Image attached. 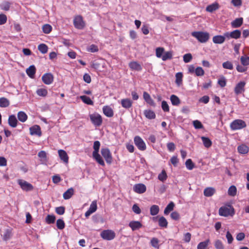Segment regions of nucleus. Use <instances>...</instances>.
<instances>
[{"mask_svg": "<svg viewBox=\"0 0 249 249\" xmlns=\"http://www.w3.org/2000/svg\"><path fill=\"white\" fill-rule=\"evenodd\" d=\"M60 159L66 163L68 162L69 157L66 152L63 150H59L58 151Z\"/></svg>", "mask_w": 249, "mask_h": 249, "instance_id": "nucleus-19", "label": "nucleus"}, {"mask_svg": "<svg viewBox=\"0 0 249 249\" xmlns=\"http://www.w3.org/2000/svg\"><path fill=\"white\" fill-rule=\"evenodd\" d=\"M9 104V101L7 98L1 97V107H7Z\"/></svg>", "mask_w": 249, "mask_h": 249, "instance_id": "nucleus-48", "label": "nucleus"}, {"mask_svg": "<svg viewBox=\"0 0 249 249\" xmlns=\"http://www.w3.org/2000/svg\"><path fill=\"white\" fill-rule=\"evenodd\" d=\"M134 141L135 145L139 150L143 151L146 149L145 143L140 137L136 136Z\"/></svg>", "mask_w": 249, "mask_h": 249, "instance_id": "nucleus-8", "label": "nucleus"}, {"mask_svg": "<svg viewBox=\"0 0 249 249\" xmlns=\"http://www.w3.org/2000/svg\"><path fill=\"white\" fill-rule=\"evenodd\" d=\"M164 49L162 47H158L156 50V56L158 58H162V54L163 53Z\"/></svg>", "mask_w": 249, "mask_h": 249, "instance_id": "nucleus-46", "label": "nucleus"}, {"mask_svg": "<svg viewBox=\"0 0 249 249\" xmlns=\"http://www.w3.org/2000/svg\"><path fill=\"white\" fill-rule=\"evenodd\" d=\"M36 93L39 96L46 97L47 95L48 91L46 89L40 88L36 90Z\"/></svg>", "mask_w": 249, "mask_h": 249, "instance_id": "nucleus-36", "label": "nucleus"}, {"mask_svg": "<svg viewBox=\"0 0 249 249\" xmlns=\"http://www.w3.org/2000/svg\"><path fill=\"white\" fill-rule=\"evenodd\" d=\"M172 58V52H166L164 53L162 56V60L163 61H166L168 59H171Z\"/></svg>", "mask_w": 249, "mask_h": 249, "instance_id": "nucleus-43", "label": "nucleus"}, {"mask_svg": "<svg viewBox=\"0 0 249 249\" xmlns=\"http://www.w3.org/2000/svg\"><path fill=\"white\" fill-rule=\"evenodd\" d=\"M219 8V5L218 3L214 2L208 5L206 9V10L207 12L212 13L213 11L218 9Z\"/></svg>", "mask_w": 249, "mask_h": 249, "instance_id": "nucleus-25", "label": "nucleus"}, {"mask_svg": "<svg viewBox=\"0 0 249 249\" xmlns=\"http://www.w3.org/2000/svg\"><path fill=\"white\" fill-rule=\"evenodd\" d=\"M170 99L172 103V104L173 106H178L180 103V99L177 96L173 94L171 95Z\"/></svg>", "mask_w": 249, "mask_h": 249, "instance_id": "nucleus-29", "label": "nucleus"}, {"mask_svg": "<svg viewBox=\"0 0 249 249\" xmlns=\"http://www.w3.org/2000/svg\"><path fill=\"white\" fill-rule=\"evenodd\" d=\"M243 19L242 18H236L231 23V25L233 28H238L243 24Z\"/></svg>", "mask_w": 249, "mask_h": 249, "instance_id": "nucleus-26", "label": "nucleus"}, {"mask_svg": "<svg viewBox=\"0 0 249 249\" xmlns=\"http://www.w3.org/2000/svg\"><path fill=\"white\" fill-rule=\"evenodd\" d=\"M167 178V176L164 170H162L161 173L158 175V179L162 182L164 181Z\"/></svg>", "mask_w": 249, "mask_h": 249, "instance_id": "nucleus-49", "label": "nucleus"}, {"mask_svg": "<svg viewBox=\"0 0 249 249\" xmlns=\"http://www.w3.org/2000/svg\"><path fill=\"white\" fill-rule=\"evenodd\" d=\"M100 235L103 239L107 240H112L115 237V232L113 231L110 230L103 231L101 233Z\"/></svg>", "mask_w": 249, "mask_h": 249, "instance_id": "nucleus-7", "label": "nucleus"}, {"mask_svg": "<svg viewBox=\"0 0 249 249\" xmlns=\"http://www.w3.org/2000/svg\"><path fill=\"white\" fill-rule=\"evenodd\" d=\"M42 80L44 84L46 85H50L53 82V76L52 74L50 73H47L42 76Z\"/></svg>", "mask_w": 249, "mask_h": 249, "instance_id": "nucleus-13", "label": "nucleus"}, {"mask_svg": "<svg viewBox=\"0 0 249 249\" xmlns=\"http://www.w3.org/2000/svg\"><path fill=\"white\" fill-rule=\"evenodd\" d=\"M174 206V203L173 202H170L165 208L164 213L166 215L169 214V213L173 210Z\"/></svg>", "mask_w": 249, "mask_h": 249, "instance_id": "nucleus-37", "label": "nucleus"}, {"mask_svg": "<svg viewBox=\"0 0 249 249\" xmlns=\"http://www.w3.org/2000/svg\"><path fill=\"white\" fill-rule=\"evenodd\" d=\"M101 153L107 163L109 164H111L112 162V157L109 149L107 148H102Z\"/></svg>", "mask_w": 249, "mask_h": 249, "instance_id": "nucleus-6", "label": "nucleus"}, {"mask_svg": "<svg viewBox=\"0 0 249 249\" xmlns=\"http://www.w3.org/2000/svg\"><path fill=\"white\" fill-rule=\"evenodd\" d=\"M30 133L31 135H36L38 137L41 136L42 133L40 126L38 125H34L30 128Z\"/></svg>", "mask_w": 249, "mask_h": 249, "instance_id": "nucleus-12", "label": "nucleus"}, {"mask_svg": "<svg viewBox=\"0 0 249 249\" xmlns=\"http://www.w3.org/2000/svg\"><path fill=\"white\" fill-rule=\"evenodd\" d=\"M210 243V240L207 239L205 241L199 243L197 247V249H206L208 245Z\"/></svg>", "mask_w": 249, "mask_h": 249, "instance_id": "nucleus-39", "label": "nucleus"}, {"mask_svg": "<svg viewBox=\"0 0 249 249\" xmlns=\"http://www.w3.org/2000/svg\"><path fill=\"white\" fill-rule=\"evenodd\" d=\"M129 226L131 228L132 231H135L140 229L142 226L139 221H132L129 223Z\"/></svg>", "mask_w": 249, "mask_h": 249, "instance_id": "nucleus-18", "label": "nucleus"}, {"mask_svg": "<svg viewBox=\"0 0 249 249\" xmlns=\"http://www.w3.org/2000/svg\"><path fill=\"white\" fill-rule=\"evenodd\" d=\"M52 26L49 24H45L42 27V30L43 32L45 34H49L52 31Z\"/></svg>", "mask_w": 249, "mask_h": 249, "instance_id": "nucleus-51", "label": "nucleus"}, {"mask_svg": "<svg viewBox=\"0 0 249 249\" xmlns=\"http://www.w3.org/2000/svg\"><path fill=\"white\" fill-rule=\"evenodd\" d=\"M18 120L14 115H10L8 119V124L12 127H16L17 125Z\"/></svg>", "mask_w": 249, "mask_h": 249, "instance_id": "nucleus-24", "label": "nucleus"}, {"mask_svg": "<svg viewBox=\"0 0 249 249\" xmlns=\"http://www.w3.org/2000/svg\"><path fill=\"white\" fill-rule=\"evenodd\" d=\"M183 58L185 63H188L192 59V55L190 53H186L183 55Z\"/></svg>", "mask_w": 249, "mask_h": 249, "instance_id": "nucleus-57", "label": "nucleus"}, {"mask_svg": "<svg viewBox=\"0 0 249 249\" xmlns=\"http://www.w3.org/2000/svg\"><path fill=\"white\" fill-rule=\"evenodd\" d=\"M97 210V202L96 201H93L91 202L90 205V207L89 209V210L91 212V213H93Z\"/></svg>", "mask_w": 249, "mask_h": 249, "instance_id": "nucleus-55", "label": "nucleus"}, {"mask_svg": "<svg viewBox=\"0 0 249 249\" xmlns=\"http://www.w3.org/2000/svg\"><path fill=\"white\" fill-rule=\"evenodd\" d=\"M201 138L205 147L209 148L211 146L212 142L209 138L204 136L201 137Z\"/></svg>", "mask_w": 249, "mask_h": 249, "instance_id": "nucleus-34", "label": "nucleus"}, {"mask_svg": "<svg viewBox=\"0 0 249 249\" xmlns=\"http://www.w3.org/2000/svg\"><path fill=\"white\" fill-rule=\"evenodd\" d=\"M215 192V189L213 187H207L204 190V195L207 197L212 196Z\"/></svg>", "mask_w": 249, "mask_h": 249, "instance_id": "nucleus-27", "label": "nucleus"}, {"mask_svg": "<svg viewBox=\"0 0 249 249\" xmlns=\"http://www.w3.org/2000/svg\"><path fill=\"white\" fill-rule=\"evenodd\" d=\"M143 97L144 100L146 102V103L151 106H155V104L153 101V100L151 98L150 95L146 92H144L143 94Z\"/></svg>", "mask_w": 249, "mask_h": 249, "instance_id": "nucleus-21", "label": "nucleus"}, {"mask_svg": "<svg viewBox=\"0 0 249 249\" xmlns=\"http://www.w3.org/2000/svg\"><path fill=\"white\" fill-rule=\"evenodd\" d=\"M219 214L224 217L232 216L235 214L233 207L231 205H226L220 207L219 209Z\"/></svg>", "mask_w": 249, "mask_h": 249, "instance_id": "nucleus-2", "label": "nucleus"}, {"mask_svg": "<svg viewBox=\"0 0 249 249\" xmlns=\"http://www.w3.org/2000/svg\"><path fill=\"white\" fill-rule=\"evenodd\" d=\"M245 82L242 81L238 83L234 89V92L236 94H239L244 91Z\"/></svg>", "mask_w": 249, "mask_h": 249, "instance_id": "nucleus-15", "label": "nucleus"}, {"mask_svg": "<svg viewBox=\"0 0 249 249\" xmlns=\"http://www.w3.org/2000/svg\"><path fill=\"white\" fill-rule=\"evenodd\" d=\"M226 36H225V33L223 36L218 35L214 36L213 38V41L215 44H222L224 42Z\"/></svg>", "mask_w": 249, "mask_h": 249, "instance_id": "nucleus-16", "label": "nucleus"}, {"mask_svg": "<svg viewBox=\"0 0 249 249\" xmlns=\"http://www.w3.org/2000/svg\"><path fill=\"white\" fill-rule=\"evenodd\" d=\"M18 118L19 121L25 122L27 119V115L23 111H19L18 113Z\"/></svg>", "mask_w": 249, "mask_h": 249, "instance_id": "nucleus-33", "label": "nucleus"}, {"mask_svg": "<svg viewBox=\"0 0 249 249\" xmlns=\"http://www.w3.org/2000/svg\"><path fill=\"white\" fill-rule=\"evenodd\" d=\"M242 64L246 66L249 64V57L248 56H242L240 58Z\"/></svg>", "mask_w": 249, "mask_h": 249, "instance_id": "nucleus-53", "label": "nucleus"}, {"mask_svg": "<svg viewBox=\"0 0 249 249\" xmlns=\"http://www.w3.org/2000/svg\"><path fill=\"white\" fill-rule=\"evenodd\" d=\"M38 156L41 159V160L45 161L47 160L46 153L44 151H41L38 153Z\"/></svg>", "mask_w": 249, "mask_h": 249, "instance_id": "nucleus-56", "label": "nucleus"}, {"mask_svg": "<svg viewBox=\"0 0 249 249\" xmlns=\"http://www.w3.org/2000/svg\"><path fill=\"white\" fill-rule=\"evenodd\" d=\"M146 190L145 185L142 183L136 184L133 187L134 191L138 194H142L146 191Z\"/></svg>", "mask_w": 249, "mask_h": 249, "instance_id": "nucleus-14", "label": "nucleus"}, {"mask_svg": "<svg viewBox=\"0 0 249 249\" xmlns=\"http://www.w3.org/2000/svg\"><path fill=\"white\" fill-rule=\"evenodd\" d=\"M80 99L82 100V101L87 104L89 105H93V102L90 99V98L87 96L83 95L80 96Z\"/></svg>", "mask_w": 249, "mask_h": 249, "instance_id": "nucleus-38", "label": "nucleus"}, {"mask_svg": "<svg viewBox=\"0 0 249 249\" xmlns=\"http://www.w3.org/2000/svg\"><path fill=\"white\" fill-rule=\"evenodd\" d=\"M56 226L58 229L63 230L65 226L64 221L61 219H58L56 221Z\"/></svg>", "mask_w": 249, "mask_h": 249, "instance_id": "nucleus-45", "label": "nucleus"}, {"mask_svg": "<svg viewBox=\"0 0 249 249\" xmlns=\"http://www.w3.org/2000/svg\"><path fill=\"white\" fill-rule=\"evenodd\" d=\"M193 125L196 129H201L203 127V125L198 120H195L193 122Z\"/></svg>", "mask_w": 249, "mask_h": 249, "instance_id": "nucleus-52", "label": "nucleus"}, {"mask_svg": "<svg viewBox=\"0 0 249 249\" xmlns=\"http://www.w3.org/2000/svg\"><path fill=\"white\" fill-rule=\"evenodd\" d=\"M55 212L57 214L62 215L64 214L65 212V208L62 206L56 207L55 209Z\"/></svg>", "mask_w": 249, "mask_h": 249, "instance_id": "nucleus-62", "label": "nucleus"}, {"mask_svg": "<svg viewBox=\"0 0 249 249\" xmlns=\"http://www.w3.org/2000/svg\"><path fill=\"white\" fill-rule=\"evenodd\" d=\"M145 116L149 119H153L156 117L154 112L151 110H145L144 111Z\"/></svg>", "mask_w": 249, "mask_h": 249, "instance_id": "nucleus-32", "label": "nucleus"}, {"mask_svg": "<svg viewBox=\"0 0 249 249\" xmlns=\"http://www.w3.org/2000/svg\"><path fill=\"white\" fill-rule=\"evenodd\" d=\"M192 36L196 38L198 41L201 43H205L209 39L210 35L207 32H193L191 33Z\"/></svg>", "mask_w": 249, "mask_h": 249, "instance_id": "nucleus-3", "label": "nucleus"}, {"mask_svg": "<svg viewBox=\"0 0 249 249\" xmlns=\"http://www.w3.org/2000/svg\"><path fill=\"white\" fill-rule=\"evenodd\" d=\"M132 210L136 214H140L141 212L140 208L137 204L133 205L132 206Z\"/></svg>", "mask_w": 249, "mask_h": 249, "instance_id": "nucleus-64", "label": "nucleus"}, {"mask_svg": "<svg viewBox=\"0 0 249 249\" xmlns=\"http://www.w3.org/2000/svg\"><path fill=\"white\" fill-rule=\"evenodd\" d=\"M195 73L197 76H203L204 74V71L201 67H198L195 69Z\"/></svg>", "mask_w": 249, "mask_h": 249, "instance_id": "nucleus-60", "label": "nucleus"}, {"mask_svg": "<svg viewBox=\"0 0 249 249\" xmlns=\"http://www.w3.org/2000/svg\"><path fill=\"white\" fill-rule=\"evenodd\" d=\"M129 66L130 69L133 70L141 71L142 70L141 65L136 61H133L129 63Z\"/></svg>", "mask_w": 249, "mask_h": 249, "instance_id": "nucleus-20", "label": "nucleus"}, {"mask_svg": "<svg viewBox=\"0 0 249 249\" xmlns=\"http://www.w3.org/2000/svg\"><path fill=\"white\" fill-rule=\"evenodd\" d=\"M182 73L181 72H178L176 74V83L179 86L182 83Z\"/></svg>", "mask_w": 249, "mask_h": 249, "instance_id": "nucleus-44", "label": "nucleus"}, {"mask_svg": "<svg viewBox=\"0 0 249 249\" xmlns=\"http://www.w3.org/2000/svg\"><path fill=\"white\" fill-rule=\"evenodd\" d=\"M36 68L35 66H30L26 70V73L27 75L31 78H33L36 73Z\"/></svg>", "mask_w": 249, "mask_h": 249, "instance_id": "nucleus-28", "label": "nucleus"}, {"mask_svg": "<svg viewBox=\"0 0 249 249\" xmlns=\"http://www.w3.org/2000/svg\"><path fill=\"white\" fill-rule=\"evenodd\" d=\"M121 103L122 106L126 109L132 107V102L128 98L123 99L121 100Z\"/></svg>", "mask_w": 249, "mask_h": 249, "instance_id": "nucleus-17", "label": "nucleus"}, {"mask_svg": "<svg viewBox=\"0 0 249 249\" xmlns=\"http://www.w3.org/2000/svg\"><path fill=\"white\" fill-rule=\"evenodd\" d=\"M55 220V217L53 215L48 214L46 217V221L48 224L53 223Z\"/></svg>", "mask_w": 249, "mask_h": 249, "instance_id": "nucleus-47", "label": "nucleus"}, {"mask_svg": "<svg viewBox=\"0 0 249 249\" xmlns=\"http://www.w3.org/2000/svg\"><path fill=\"white\" fill-rule=\"evenodd\" d=\"M10 3L6 1H3L1 5V9L5 11H8L9 10Z\"/></svg>", "mask_w": 249, "mask_h": 249, "instance_id": "nucleus-58", "label": "nucleus"}, {"mask_svg": "<svg viewBox=\"0 0 249 249\" xmlns=\"http://www.w3.org/2000/svg\"><path fill=\"white\" fill-rule=\"evenodd\" d=\"M17 182L23 191L27 192L33 190L34 187L33 185L24 180L19 179L18 180Z\"/></svg>", "mask_w": 249, "mask_h": 249, "instance_id": "nucleus-5", "label": "nucleus"}, {"mask_svg": "<svg viewBox=\"0 0 249 249\" xmlns=\"http://www.w3.org/2000/svg\"><path fill=\"white\" fill-rule=\"evenodd\" d=\"M159 225L162 228H167L168 222L166 218L163 216H161L158 220Z\"/></svg>", "mask_w": 249, "mask_h": 249, "instance_id": "nucleus-31", "label": "nucleus"}, {"mask_svg": "<svg viewBox=\"0 0 249 249\" xmlns=\"http://www.w3.org/2000/svg\"><path fill=\"white\" fill-rule=\"evenodd\" d=\"M237 189L235 186H231L228 190V193L230 196H234L236 195Z\"/></svg>", "mask_w": 249, "mask_h": 249, "instance_id": "nucleus-41", "label": "nucleus"}, {"mask_svg": "<svg viewBox=\"0 0 249 249\" xmlns=\"http://www.w3.org/2000/svg\"><path fill=\"white\" fill-rule=\"evenodd\" d=\"M214 246L216 249H224L223 244L219 240H216L215 241Z\"/></svg>", "mask_w": 249, "mask_h": 249, "instance_id": "nucleus-61", "label": "nucleus"}, {"mask_svg": "<svg viewBox=\"0 0 249 249\" xmlns=\"http://www.w3.org/2000/svg\"><path fill=\"white\" fill-rule=\"evenodd\" d=\"M237 150L241 154H246L248 153L249 147L247 145L242 144L238 146Z\"/></svg>", "mask_w": 249, "mask_h": 249, "instance_id": "nucleus-23", "label": "nucleus"}, {"mask_svg": "<svg viewBox=\"0 0 249 249\" xmlns=\"http://www.w3.org/2000/svg\"><path fill=\"white\" fill-rule=\"evenodd\" d=\"M187 168L189 170H192L194 167V164L191 159H188L185 162Z\"/></svg>", "mask_w": 249, "mask_h": 249, "instance_id": "nucleus-54", "label": "nucleus"}, {"mask_svg": "<svg viewBox=\"0 0 249 249\" xmlns=\"http://www.w3.org/2000/svg\"><path fill=\"white\" fill-rule=\"evenodd\" d=\"M90 119L92 123L95 126H99L102 123V118L100 115L98 114H93L90 115Z\"/></svg>", "mask_w": 249, "mask_h": 249, "instance_id": "nucleus-9", "label": "nucleus"}, {"mask_svg": "<svg viewBox=\"0 0 249 249\" xmlns=\"http://www.w3.org/2000/svg\"><path fill=\"white\" fill-rule=\"evenodd\" d=\"M104 114L108 117H111L113 116V111L112 108L109 106H105L103 108Z\"/></svg>", "mask_w": 249, "mask_h": 249, "instance_id": "nucleus-22", "label": "nucleus"}, {"mask_svg": "<svg viewBox=\"0 0 249 249\" xmlns=\"http://www.w3.org/2000/svg\"><path fill=\"white\" fill-rule=\"evenodd\" d=\"M100 146V142L98 141H95L93 143L94 151L92 153L93 158L101 165L105 166V162L102 157L98 153Z\"/></svg>", "mask_w": 249, "mask_h": 249, "instance_id": "nucleus-1", "label": "nucleus"}, {"mask_svg": "<svg viewBox=\"0 0 249 249\" xmlns=\"http://www.w3.org/2000/svg\"><path fill=\"white\" fill-rule=\"evenodd\" d=\"M12 236V230L11 229H7L4 232L3 235V240L7 241L9 240Z\"/></svg>", "mask_w": 249, "mask_h": 249, "instance_id": "nucleus-35", "label": "nucleus"}, {"mask_svg": "<svg viewBox=\"0 0 249 249\" xmlns=\"http://www.w3.org/2000/svg\"><path fill=\"white\" fill-rule=\"evenodd\" d=\"M38 50L42 53H46L48 52V46L45 44H41L38 46Z\"/></svg>", "mask_w": 249, "mask_h": 249, "instance_id": "nucleus-42", "label": "nucleus"}, {"mask_svg": "<svg viewBox=\"0 0 249 249\" xmlns=\"http://www.w3.org/2000/svg\"><path fill=\"white\" fill-rule=\"evenodd\" d=\"M222 66L224 69L229 70H232L233 68L232 63L228 61L223 63Z\"/></svg>", "mask_w": 249, "mask_h": 249, "instance_id": "nucleus-50", "label": "nucleus"}, {"mask_svg": "<svg viewBox=\"0 0 249 249\" xmlns=\"http://www.w3.org/2000/svg\"><path fill=\"white\" fill-rule=\"evenodd\" d=\"M246 126V123L240 119H237L232 122L230 124V127L232 130L241 129Z\"/></svg>", "mask_w": 249, "mask_h": 249, "instance_id": "nucleus-4", "label": "nucleus"}, {"mask_svg": "<svg viewBox=\"0 0 249 249\" xmlns=\"http://www.w3.org/2000/svg\"><path fill=\"white\" fill-rule=\"evenodd\" d=\"M241 32L239 30H235L231 32L225 33V36H226L227 39H230L231 38L234 39H238L240 37Z\"/></svg>", "mask_w": 249, "mask_h": 249, "instance_id": "nucleus-10", "label": "nucleus"}, {"mask_svg": "<svg viewBox=\"0 0 249 249\" xmlns=\"http://www.w3.org/2000/svg\"><path fill=\"white\" fill-rule=\"evenodd\" d=\"M171 217L175 220H178L179 218V214L177 212H173L171 213Z\"/></svg>", "mask_w": 249, "mask_h": 249, "instance_id": "nucleus-63", "label": "nucleus"}, {"mask_svg": "<svg viewBox=\"0 0 249 249\" xmlns=\"http://www.w3.org/2000/svg\"><path fill=\"white\" fill-rule=\"evenodd\" d=\"M73 24L76 28L82 29L85 26L82 17L81 16H76L73 20Z\"/></svg>", "mask_w": 249, "mask_h": 249, "instance_id": "nucleus-11", "label": "nucleus"}, {"mask_svg": "<svg viewBox=\"0 0 249 249\" xmlns=\"http://www.w3.org/2000/svg\"><path fill=\"white\" fill-rule=\"evenodd\" d=\"M74 190L72 188H69L67 190L63 195V198L65 199H68L70 198L73 195Z\"/></svg>", "mask_w": 249, "mask_h": 249, "instance_id": "nucleus-30", "label": "nucleus"}, {"mask_svg": "<svg viewBox=\"0 0 249 249\" xmlns=\"http://www.w3.org/2000/svg\"><path fill=\"white\" fill-rule=\"evenodd\" d=\"M161 108L163 111L164 112H169V106L165 101H163L161 102Z\"/></svg>", "mask_w": 249, "mask_h": 249, "instance_id": "nucleus-59", "label": "nucleus"}, {"mask_svg": "<svg viewBox=\"0 0 249 249\" xmlns=\"http://www.w3.org/2000/svg\"><path fill=\"white\" fill-rule=\"evenodd\" d=\"M159 207L158 205H153L150 208V214L152 215H155L157 214L159 212Z\"/></svg>", "mask_w": 249, "mask_h": 249, "instance_id": "nucleus-40", "label": "nucleus"}]
</instances>
